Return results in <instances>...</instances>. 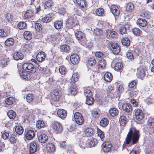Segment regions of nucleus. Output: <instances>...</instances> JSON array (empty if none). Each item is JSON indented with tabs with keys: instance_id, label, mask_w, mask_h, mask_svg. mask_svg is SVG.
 <instances>
[{
	"instance_id": "nucleus-1",
	"label": "nucleus",
	"mask_w": 154,
	"mask_h": 154,
	"mask_svg": "<svg viewBox=\"0 0 154 154\" xmlns=\"http://www.w3.org/2000/svg\"><path fill=\"white\" fill-rule=\"evenodd\" d=\"M140 137L139 131L134 128L131 129L124 142L125 145H132L137 143Z\"/></svg>"
},
{
	"instance_id": "nucleus-2",
	"label": "nucleus",
	"mask_w": 154,
	"mask_h": 154,
	"mask_svg": "<svg viewBox=\"0 0 154 154\" xmlns=\"http://www.w3.org/2000/svg\"><path fill=\"white\" fill-rule=\"evenodd\" d=\"M80 26L79 21L76 17L69 16L67 19L65 23V28L67 30L74 29L76 26Z\"/></svg>"
},
{
	"instance_id": "nucleus-3",
	"label": "nucleus",
	"mask_w": 154,
	"mask_h": 154,
	"mask_svg": "<svg viewBox=\"0 0 154 154\" xmlns=\"http://www.w3.org/2000/svg\"><path fill=\"white\" fill-rule=\"evenodd\" d=\"M22 68L24 71L34 74L36 72V68L31 63H26L23 65Z\"/></svg>"
},
{
	"instance_id": "nucleus-4",
	"label": "nucleus",
	"mask_w": 154,
	"mask_h": 154,
	"mask_svg": "<svg viewBox=\"0 0 154 154\" xmlns=\"http://www.w3.org/2000/svg\"><path fill=\"white\" fill-rule=\"evenodd\" d=\"M75 35L76 38L81 44H85L87 42V40L85 34L82 31H77L75 32Z\"/></svg>"
},
{
	"instance_id": "nucleus-5",
	"label": "nucleus",
	"mask_w": 154,
	"mask_h": 154,
	"mask_svg": "<svg viewBox=\"0 0 154 154\" xmlns=\"http://www.w3.org/2000/svg\"><path fill=\"white\" fill-rule=\"evenodd\" d=\"M109 46L113 53L116 54H118L120 51V47L116 43L110 42Z\"/></svg>"
},
{
	"instance_id": "nucleus-6",
	"label": "nucleus",
	"mask_w": 154,
	"mask_h": 154,
	"mask_svg": "<svg viewBox=\"0 0 154 154\" xmlns=\"http://www.w3.org/2000/svg\"><path fill=\"white\" fill-rule=\"evenodd\" d=\"M19 74L20 77L23 79L28 81L32 78V74H33L23 70H22V71H20Z\"/></svg>"
},
{
	"instance_id": "nucleus-7",
	"label": "nucleus",
	"mask_w": 154,
	"mask_h": 154,
	"mask_svg": "<svg viewBox=\"0 0 154 154\" xmlns=\"http://www.w3.org/2000/svg\"><path fill=\"white\" fill-rule=\"evenodd\" d=\"M52 128L56 133H60L63 130L62 124L57 121H54L52 124Z\"/></svg>"
},
{
	"instance_id": "nucleus-8",
	"label": "nucleus",
	"mask_w": 154,
	"mask_h": 154,
	"mask_svg": "<svg viewBox=\"0 0 154 154\" xmlns=\"http://www.w3.org/2000/svg\"><path fill=\"white\" fill-rule=\"evenodd\" d=\"M74 117L76 123L79 125H82L84 122V119L82 115L80 113L76 112L74 115Z\"/></svg>"
},
{
	"instance_id": "nucleus-9",
	"label": "nucleus",
	"mask_w": 154,
	"mask_h": 154,
	"mask_svg": "<svg viewBox=\"0 0 154 154\" xmlns=\"http://www.w3.org/2000/svg\"><path fill=\"white\" fill-rule=\"evenodd\" d=\"M106 36L107 38L110 39L116 38L117 37L118 33L110 29L106 30Z\"/></svg>"
},
{
	"instance_id": "nucleus-10",
	"label": "nucleus",
	"mask_w": 154,
	"mask_h": 154,
	"mask_svg": "<svg viewBox=\"0 0 154 154\" xmlns=\"http://www.w3.org/2000/svg\"><path fill=\"white\" fill-rule=\"evenodd\" d=\"M110 10L114 16H119L120 13V6L115 5H112L110 7Z\"/></svg>"
},
{
	"instance_id": "nucleus-11",
	"label": "nucleus",
	"mask_w": 154,
	"mask_h": 154,
	"mask_svg": "<svg viewBox=\"0 0 154 154\" xmlns=\"http://www.w3.org/2000/svg\"><path fill=\"white\" fill-rule=\"evenodd\" d=\"M54 14L53 13H51L46 15L42 18V20L44 23H48L51 22L54 18Z\"/></svg>"
},
{
	"instance_id": "nucleus-12",
	"label": "nucleus",
	"mask_w": 154,
	"mask_h": 154,
	"mask_svg": "<svg viewBox=\"0 0 154 154\" xmlns=\"http://www.w3.org/2000/svg\"><path fill=\"white\" fill-rule=\"evenodd\" d=\"M102 150L105 152H109L111 148L112 145L110 142L109 141H106L103 143L102 145Z\"/></svg>"
},
{
	"instance_id": "nucleus-13",
	"label": "nucleus",
	"mask_w": 154,
	"mask_h": 154,
	"mask_svg": "<svg viewBox=\"0 0 154 154\" xmlns=\"http://www.w3.org/2000/svg\"><path fill=\"white\" fill-rule=\"evenodd\" d=\"M9 63V58L6 55L0 57V66L2 68L6 66Z\"/></svg>"
},
{
	"instance_id": "nucleus-14",
	"label": "nucleus",
	"mask_w": 154,
	"mask_h": 154,
	"mask_svg": "<svg viewBox=\"0 0 154 154\" xmlns=\"http://www.w3.org/2000/svg\"><path fill=\"white\" fill-rule=\"evenodd\" d=\"M78 7L81 10L83 11L87 8V2L85 0H76Z\"/></svg>"
},
{
	"instance_id": "nucleus-15",
	"label": "nucleus",
	"mask_w": 154,
	"mask_h": 154,
	"mask_svg": "<svg viewBox=\"0 0 154 154\" xmlns=\"http://www.w3.org/2000/svg\"><path fill=\"white\" fill-rule=\"evenodd\" d=\"M80 59L79 57L76 54H73L70 57V60L73 64H77L80 61Z\"/></svg>"
},
{
	"instance_id": "nucleus-16",
	"label": "nucleus",
	"mask_w": 154,
	"mask_h": 154,
	"mask_svg": "<svg viewBox=\"0 0 154 154\" xmlns=\"http://www.w3.org/2000/svg\"><path fill=\"white\" fill-rule=\"evenodd\" d=\"M124 90V88L123 84H117L116 85V91L114 92L113 95L120 96Z\"/></svg>"
},
{
	"instance_id": "nucleus-17",
	"label": "nucleus",
	"mask_w": 154,
	"mask_h": 154,
	"mask_svg": "<svg viewBox=\"0 0 154 154\" xmlns=\"http://www.w3.org/2000/svg\"><path fill=\"white\" fill-rule=\"evenodd\" d=\"M34 17V13L30 10H28L23 16L24 19H33Z\"/></svg>"
},
{
	"instance_id": "nucleus-18",
	"label": "nucleus",
	"mask_w": 154,
	"mask_h": 154,
	"mask_svg": "<svg viewBox=\"0 0 154 154\" xmlns=\"http://www.w3.org/2000/svg\"><path fill=\"white\" fill-rule=\"evenodd\" d=\"M135 119L138 121L141 120L144 117V115L142 111L139 109L135 110Z\"/></svg>"
},
{
	"instance_id": "nucleus-19",
	"label": "nucleus",
	"mask_w": 154,
	"mask_h": 154,
	"mask_svg": "<svg viewBox=\"0 0 154 154\" xmlns=\"http://www.w3.org/2000/svg\"><path fill=\"white\" fill-rule=\"evenodd\" d=\"M86 65L87 67L93 66L96 64L97 63L96 60L94 57L88 58L86 61Z\"/></svg>"
},
{
	"instance_id": "nucleus-20",
	"label": "nucleus",
	"mask_w": 154,
	"mask_h": 154,
	"mask_svg": "<svg viewBox=\"0 0 154 154\" xmlns=\"http://www.w3.org/2000/svg\"><path fill=\"white\" fill-rule=\"evenodd\" d=\"M29 153L31 154L35 153L37 150V146L35 142H32L29 144Z\"/></svg>"
},
{
	"instance_id": "nucleus-21",
	"label": "nucleus",
	"mask_w": 154,
	"mask_h": 154,
	"mask_svg": "<svg viewBox=\"0 0 154 154\" xmlns=\"http://www.w3.org/2000/svg\"><path fill=\"white\" fill-rule=\"evenodd\" d=\"M76 85H73L70 87L68 94L69 95L75 96L78 93V91L77 89Z\"/></svg>"
},
{
	"instance_id": "nucleus-22",
	"label": "nucleus",
	"mask_w": 154,
	"mask_h": 154,
	"mask_svg": "<svg viewBox=\"0 0 154 154\" xmlns=\"http://www.w3.org/2000/svg\"><path fill=\"white\" fill-rule=\"evenodd\" d=\"M54 2L51 0H48L45 2L44 4V9L47 10H51L53 8Z\"/></svg>"
},
{
	"instance_id": "nucleus-23",
	"label": "nucleus",
	"mask_w": 154,
	"mask_h": 154,
	"mask_svg": "<svg viewBox=\"0 0 154 154\" xmlns=\"http://www.w3.org/2000/svg\"><path fill=\"white\" fill-rule=\"evenodd\" d=\"M40 73L43 75L48 76L51 73V70L49 69L47 66L45 67L41 68L40 69Z\"/></svg>"
},
{
	"instance_id": "nucleus-24",
	"label": "nucleus",
	"mask_w": 154,
	"mask_h": 154,
	"mask_svg": "<svg viewBox=\"0 0 154 154\" xmlns=\"http://www.w3.org/2000/svg\"><path fill=\"white\" fill-rule=\"evenodd\" d=\"M45 53L43 51H40L37 54L36 59L38 61L41 62L45 60Z\"/></svg>"
},
{
	"instance_id": "nucleus-25",
	"label": "nucleus",
	"mask_w": 154,
	"mask_h": 154,
	"mask_svg": "<svg viewBox=\"0 0 154 154\" xmlns=\"http://www.w3.org/2000/svg\"><path fill=\"white\" fill-rule=\"evenodd\" d=\"M136 75L138 78L143 80L146 75L144 69L143 68L138 69Z\"/></svg>"
},
{
	"instance_id": "nucleus-26",
	"label": "nucleus",
	"mask_w": 154,
	"mask_h": 154,
	"mask_svg": "<svg viewBox=\"0 0 154 154\" xmlns=\"http://www.w3.org/2000/svg\"><path fill=\"white\" fill-rule=\"evenodd\" d=\"M23 54L18 51L14 52L13 55V59L16 60H22L23 59Z\"/></svg>"
},
{
	"instance_id": "nucleus-27",
	"label": "nucleus",
	"mask_w": 154,
	"mask_h": 154,
	"mask_svg": "<svg viewBox=\"0 0 154 154\" xmlns=\"http://www.w3.org/2000/svg\"><path fill=\"white\" fill-rule=\"evenodd\" d=\"M38 139L41 143H45L47 141L48 137L45 134H41L38 135Z\"/></svg>"
},
{
	"instance_id": "nucleus-28",
	"label": "nucleus",
	"mask_w": 154,
	"mask_h": 154,
	"mask_svg": "<svg viewBox=\"0 0 154 154\" xmlns=\"http://www.w3.org/2000/svg\"><path fill=\"white\" fill-rule=\"evenodd\" d=\"M32 46L31 43H29L24 45L23 47V51L27 53H30L32 49Z\"/></svg>"
},
{
	"instance_id": "nucleus-29",
	"label": "nucleus",
	"mask_w": 154,
	"mask_h": 154,
	"mask_svg": "<svg viewBox=\"0 0 154 154\" xmlns=\"http://www.w3.org/2000/svg\"><path fill=\"white\" fill-rule=\"evenodd\" d=\"M79 79V74L78 72L74 73L70 79V83L72 85H75V83L77 82Z\"/></svg>"
},
{
	"instance_id": "nucleus-30",
	"label": "nucleus",
	"mask_w": 154,
	"mask_h": 154,
	"mask_svg": "<svg viewBox=\"0 0 154 154\" xmlns=\"http://www.w3.org/2000/svg\"><path fill=\"white\" fill-rule=\"evenodd\" d=\"M137 24L140 27H145L147 25V22L144 19L139 18L137 20Z\"/></svg>"
},
{
	"instance_id": "nucleus-31",
	"label": "nucleus",
	"mask_w": 154,
	"mask_h": 154,
	"mask_svg": "<svg viewBox=\"0 0 154 154\" xmlns=\"http://www.w3.org/2000/svg\"><path fill=\"white\" fill-rule=\"evenodd\" d=\"M122 107L123 110L127 112H130L132 109V106L130 103L123 104Z\"/></svg>"
},
{
	"instance_id": "nucleus-32",
	"label": "nucleus",
	"mask_w": 154,
	"mask_h": 154,
	"mask_svg": "<svg viewBox=\"0 0 154 154\" xmlns=\"http://www.w3.org/2000/svg\"><path fill=\"white\" fill-rule=\"evenodd\" d=\"M119 122L120 125L125 126L128 122L127 119L125 116L123 115H120Z\"/></svg>"
},
{
	"instance_id": "nucleus-33",
	"label": "nucleus",
	"mask_w": 154,
	"mask_h": 154,
	"mask_svg": "<svg viewBox=\"0 0 154 154\" xmlns=\"http://www.w3.org/2000/svg\"><path fill=\"white\" fill-rule=\"evenodd\" d=\"M58 116L62 119L65 118L67 116V112L63 109H59L57 112Z\"/></svg>"
},
{
	"instance_id": "nucleus-34",
	"label": "nucleus",
	"mask_w": 154,
	"mask_h": 154,
	"mask_svg": "<svg viewBox=\"0 0 154 154\" xmlns=\"http://www.w3.org/2000/svg\"><path fill=\"white\" fill-rule=\"evenodd\" d=\"M112 75L110 72H106L104 75V79L107 82H111L112 79Z\"/></svg>"
},
{
	"instance_id": "nucleus-35",
	"label": "nucleus",
	"mask_w": 154,
	"mask_h": 154,
	"mask_svg": "<svg viewBox=\"0 0 154 154\" xmlns=\"http://www.w3.org/2000/svg\"><path fill=\"white\" fill-rule=\"evenodd\" d=\"M60 51L63 52L68 53L70 52V48L69 46L66 45H63L60 47Z\"/></svg>"
},
{
	"instance_id": "nucleus-36",
	"label": "nucleus",
	"mask_w": 154,
	"mask_h": 154,
	"mask_svg": "<svg viewBox=\"0 0 154 154\" xmlns=\"http://www.w3.org/2000/svg\"><path fill=\"white\" fill-rule=\"evenodd\" d=\"M46 148L48 151L49 152H53L55 151V149L54 144L52 143H47Z\"/></svg>"
},
{
	"instance_id": "nucleus-37",
	"label": "nucleus",
	"mask_w": 154,
	"mask_h": 154,
	"mask_svg": "<svg viewBox=\"0 0 154 154\" xmlns=\"http://www.w3.org/2000/svg\"><path fill=\"white\" fill-rule=\"evenodd\" d=\"M132 31L133 34L135 36H141L143 35L142 31L138 28H134L132 29Z\"/></svg>"
},
{
	"instance_id": "nucleus-38",
	"label": "nucleus",
	"mask_w": 154,
	"mask_h": 154,
	"mask_svg": "<svg viewBox=\"0 0 154 154\" xmlns=\"http://www.w3.org/2000/svg\"><path fill=\"white\" fill-rule=\"evenodd\" d=\"M54 25L56 29H60L63 25V20L61 19L55 21L54 23Z\"/></svg>"
},
{
	"instance_id": "nucleus-39",
	"label": "nucleus",
	"mask_w": 154,
	"mask_h": 154,
	"mask_svg": "<svg viewBox=\"0 0 154 154\" xmlns=\"http://www.w3.org/2000/svg\"><path fill=\"white\" fill-rule=\"evenodd\" d=\"M106 62L104 59L99 60L97 63V67L98 69H103L106 66Z\"/></svg>"
},
{
	"instance_id": "nucleus-40",
	"label": "nucleus",
	"mask_w": 154,
	"mask_h": 154,
	"mask_svg": "<svg viewBox=\"0 0 154 154\" xmlns=\"http://www.w3.org/2000/svg\"><path fill=\"white\" fill-rule=\"evenodd\" d=\"M34 136V132L32 130H29L28 131L25 135V137L28 140L32 139Z\"/></svg>"
},
{
	"instance_id": "nucleus-41",
	"label": "nucleus",
	"mask_w": 154,
	"mask_h": 154,
	"mask_svg": "<svg viewBox=\"0 0 154 154\" xmlns=\"http://www.w3.org/2000/svg\"><path fill=\"white\" fill-rule=\"evenodd\" d=\"M14 43V40L13 38H10L6 39L5 42V45L10 47L12 46Z\"/></svg>"
},
{
	"instance_id": "nucleus-42",
	"label": "nucleus",
	"mask_w": 154,
	"mask_h": 154,
	"mask_svg": "<svg viewBox=\"0 0 154 154\" xmlns=\"http://www.w3.org/2000/svg\"><path fill=\"white\" fill-rule=\"evenodd\" d=\"M134 8V6L133 4L131 2L128 3L125 8V11L128 12H131Z\"/></svg>"
},
{
	"instance_id": "nucleus-43",
	"label": "nucleus",
	"mask_w": 154,
	"mask_h": 154,
	"mask_svg": "<svg viewBox=\"0 0 154 154\" xmlns=\"http://www.w3.org/2000/svg\"><path fill=\"white\" fill-rule=\"evenodd\" d=\"M23 36L24 38L27 40H30L32 37V35L31 32L26 31L23 33Z\"/></svg>"
},
{
	"instance_id": "nucleus-44",
	"label": "nucleus",
	"mask_w": 154,
	"mask_h": 154,
	"mask_svg": "<svg viewBox=\"0 0 154 154\" xmlns=\"http://www.w3.org/2000/svg\"><path fill=\"white\" fill-rule=\"evenodd\" d=\"M85 134L86 136L90 137L92 136L94 134V131L91 128H88L85 131Z\"/></svg>"
},
{
	"instance_id": "nucleus-45",
	"label": "nucleus",
	"mask_w": 154,
	"mask_h": 154,
	"mask_svg": "<svg viewBox=\"0 0 154 154\" xmlns=\"http://www.w3.org/2000/svg\"><path fill=\"white\" fill-rule=\"evenodd\" d=\"M18 28L20 30L24 29L27 27L26 23L23 21L19 22L17 25Z\"/></svg>"
},
{
	"instance_id": "nucleus-46",
	"label": "nucleus",
	"mask_w": 154,
	"mask_h": 154,
	"mask_svg": "<svg viewBox=\"0 0 154 154\" xmlns=\"http://www.w3.org/2000/svg\"><path fill=\"white\" fill-rule=\"evenodd\" d=\"M109 112L110 115L112 117H115L118 114V110L115 108L110 109Z\"/></svg>"
},
{
	"instance_id": "nucleus-47",
	"label": "nucleus",
	"mask_w": 154,
	"mask_h": 154,
	"mask_svg": "<svg viewBox=\"0 0 154 154\" xmlns=\"http://www.w3.org/2000/svg\"><path fill=\"white\" fill-rule=\"evenodd\" d=\"M84 93L85 96H92L93 94V93L89 88H85Z\"/></svg>"
},
{
	"instance_id": "nucleus-48",
	"label": "nucleus",
	"mask_w": 154,
	"mask_h": 154,
	"mask_svg": "<svg viewBox=\"0 0 154 154\" xmlns=\"http://www.w3.org/2000/svg\"><path fill=\"white\" fill-rule=\"evenodd\" d=\"M109 123V121L106 118H103L100 122V125L103 127H106Z\"/></svg>"
},
{
	"instance_id": "nucleus-49",
	"label": "nucleus",
	"mask_w": 154,
	"mask_h": 154,
	"mask_svg": "<svg viewBox=\"0 0 154 154\" xmlns=\"http://www.w3.org/2000/svg\"><path fill=\"white\" fill-rule=\"evenodd\" d=\"M122 44L126 46H128L130 44V41L128 38H123L121 40Z\"/></svg>"
},
{
	"instance_id": "nucleus-50",
	"label": "nucleus",
	"mask_w": 154,
	"mask_h": 154,
	"mask_svg": "<svg viewBox=\"0 0 154 154\" xmlns=\"http://www.w3.org/2000/svg\"><path fill=\"white\" fill-rule=\"evenodd\" d=\"M98 143V142L97 139L93 138L90 140L89 142V145L90 147H94L97 145Z\"/></svg>"
},
{
	"instance_id": "nucleus-51",
	"label": "nucleus",
	"mask_w": 154,
	"mask_h": 154,
	"mask_svg": "<svg viewBox=\"0 0 154 154\" xmlns=\"http://www.w3.org/2000/svg\"><path fill=\"white\" fill-rule=\"evenodd\" d=\"M103 31L100 29L96 28L94 30V35L97 36H101L103 35Z\"/></svg>"
},
{
	"instance_id": "nucleus-52",
	"label": "nucleus",
	"mask_w": 154,
	"mask_h": 154,
	"mask_svg": "<svg viewBox=\"0 0 154 154\" xmlns=\"http://www.w3.org/2000/svg\"><path fill=\"white\" fill-rule=\"evenodd\" d=\"M123 65L122 63L120 62L116 63L115 65L114 69L117 71H120L122 69Z\"/></svg>"
},
{
	"instance_id": "nucleus-53",
	"label": "nucleus",
	"mask_w": 154,
	"mask_h": 154,
	"mask_svg": "<svg viewBox=\"0 0 154 154\" xmlns=\"http://www.w3.org/2000/svg\"><path fill=\"white\" fill-rule=\"evenodd\" d=\"M7 114L9 118L12 119H14L16 115V113L12 110L9 111Z\"/></svg>"
},
{
	"instance_id": "nucleus-54",
	"label": "nucleus",
	"mask_w": 154,
	"mask_h": 154,
	"mask_svg": "<svg viewBox=\"0 0 154 154\" xmlns=\"http://www.w3.org/2000/svg\"><path fill=\"white\" fill-rule=\"evenodd\" d=\"M67 69L64 66H60L59 68V72L62 75H64L67 72Z\"/></svg>"
},
{
	"instance_id": "nucleus-55",
	"label": "nucleus",
	"mask_w": 154,
	"mask_h": 154,
	"mask_svg": "<svg viewBox=\"0 0 154 154\" xmlns=\"http://www.w3.org/2000/svg\"><path fill=\"white\" fill-rule=\"evenodd\" d=\"M79 145L82 148H85L86 147H87V138H85L81 141Z\"/></svg>"
},
{
	"instance_id": "nucleus-56",
	"label": "nucleus",
	"mask_w": 154,
	"mask_h": 154,
	"mask_svg": "<svg viewBox=\"0 0 154 154\" xmlns=\"http://www.w3.org/2000/svg\"><path fill=\"white\" fill-rule=\"evenodd\" d=\"M51 96H61V91L57 90H54L51 93Z\"/></svg>"
},
{
	"instance_id": "nucleus-57",
	"label": "nucleus",
	"mask_w": 154,
	"mask_h": 154,
	"mask_svg": "<svg viewBox=\"0 0 154 154\" xmlns=\"http://www.w3.org/2000/svg\"><path fill=\"white\" fill-rule=\"evenodd\" d=\"M114 89V87L112 86V85H110L108 86V89L107 90L108 96L114 95L113 94H112Z\"/></svg>"
},
{
	"instance_id": "nucleus-58",
	"label": "nucleus",
	"mask_w": 154,
	"mask_h": 154,
	"mask_svg": "<svg viewBox=\"0 0 154 154\" xmlns=\"http://www.w3.org/2000/svg\"><path fill=\"white\" fill-rule=\"evenodd\" d=\"M148 125L150 128H154V119L149 118L148 121Z\"/></svg>"
},
{
	"instance_id": "nucleus-59",
	"label": "nucleus",
	"mask_w": 154,
	"mask_h": 154,
	"mask_svg": "<svg viewBox=\"0 0 154 154\" xmlns=\"http://www.w3.org/2000/svg\"><path fill=\"white\" fill-rule=\"evenodd\" d=\"M104 10L102 8H98L95 11L96 14L99 16H102L104 13Z\"/></svg>"
},
{
	"instance_id": "nucleus-60",
	"label": "nucleus",
	"mask_w": 154,
	"mask_h": 154,
	"mask_svg": "<svg viewBox=\"0 0 154 154\" xmlns=\"http://www.w3.org/2000/svg\"><path fill=\"white\" fill-rule=\"evenodd\" d=\"M86 103L89 105L93 104L94 101V99L93 97H86Z\"/></svg>"
},
{
	"instance_id": "nucleus-61",
	"label": "nucleus",
	"mask_w": 154,
	"mask_h": 154,
	"mask_svg": "<svg viewBox=\"0 0 154 154\" xmlns=\"http://www.w3.org/2000/svg\"><path fill=\"white\" fill-rule=\"evenodd\" d=\"M15 130L16 133L19 134H22L23 131V129L22 127L18 126L16 127Z\"/></svg>"
},
{
	"instance_id": "nucleus-62",
	"label": "nucleus",
	"mask_w": 154,
	"mask_h": 154,
	"mask_svg": "<svg viewBox=\"0 0 154 154\" xmlns=\"http://www.w3.org/2000/svg\"><path fill=\"white\" fill-rule=\"evenodd\" d=\"M127 29L126 27L124 26H123L119 28V32L122 35L125 34L127 33Z\"/></svg>"
},
{
	"instance_id": "nucleus-63",
	"label": "nucleus",
	"mask_w": 154,
	"mask_h": 154,
	"mask_svg": "<svg viewBox=\"0 0 154 154\" xmlns=\"http://www.w3.org/2000/svg\"><path fill=\"white\" fill-rule=\"evenodd\" d=\"M35 27L37 31L39 32L42 31V27L41 24L39 23H36L35 24Z\"/></svg>"
},
{
	"instance_id": "nucleus-64",
	"label": "nucleus",
	"mask_w": 154,
	"mask_h": 154,
	"mask_svg": "<svg viewBox=\"0 0 154 154\" xmlns=\"http://www.w3.org/2000/svg\"><path fill=\"white\" fill-rule=\"evenodd\" d=\"M45 125L44 122L42 121H38L36 123V127L37 128L40 129L42 128H44Z\"/></svg>"
}]
</instances>
